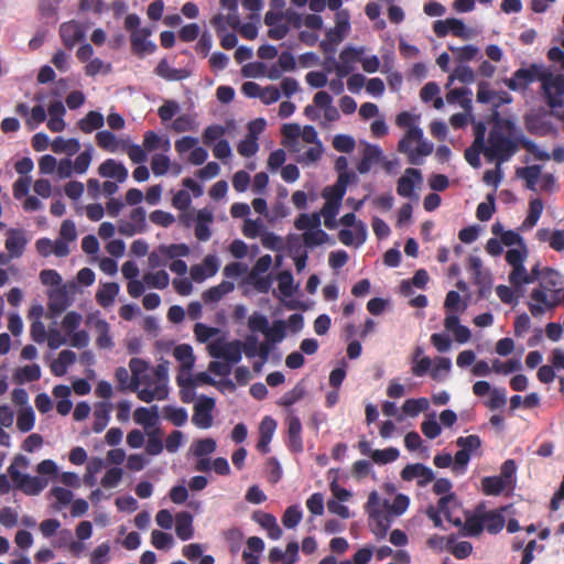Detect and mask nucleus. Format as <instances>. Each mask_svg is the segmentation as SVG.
Instances as JSON below:
<instances>
[{"label":"nucleus","mask_w":564,"mask_h":564,"mask_svg":"<svg viewBox=\"0 0 564 564\" xmlns=\"http://www.w3.org/2000/svg\"><path fill=\"white\" fill-rule=\"evenodd\" d=\"M519 147H522L533 154L536 160H550L549 153L541 150L532 140L524 135L511 139L501 130L496 128L489 132L488 145L485 149V156L490 161L495 160L498 164H502L508 162L518 152Z\"/></svg>","instance_id":"1"},{"label":"nucleus","mask_w":564,"mask_h":564,"mask_svg":"<svg viewBox=\"0 0 564 564\" xmlns=\"http://www.w3.org/2000/svg\"><path fill=\"white\" fill-rule=\"evenodd\" d=\"M563 276L554 269L545 268L538 288L533 289L529 311L534 317L542 316L546 311L561 304Z\"/></svg>","instance_id":"2"},{"label":"nucleus","mask_w":564,"mask_h":564,"mask_svg":"<svg viewBox=\"0 0 564 564\" xmlns=\"http://www.w3.org/2000/svg\"><path fill=\"white\" fill-rule=\"evenodd\" d=\"M398 151L408 156L412 165L422 164L421 158L433 152V145L423 140V130L419 127H410L404 137L398 143Z\"/></svg>","instance_id":"3"},{"label":"nucleus","mask_w":564,"mask_h":564,"mask_svg":"<svg viewBox=\"0 0 564 564\" xmlns=\"http://www.w3.org/2000/svg\"><path fill=\"white\" fill-rule=\"evenodd\" d=\"M28 466V458L23 455H17L7 471L14 488L20 489L25 495L36 496L46 487L47 481L37 476L32 477L20 471V469H25Z\"/></svg>","instance_id":"4"},{"label":"nucleus","mask_w":564,"mask_h":564,"mask_svg":"<svg viewBox=\"0 0 564 564\" xmlns=\"http://www.w3.org/2000/svg\"><path fill=\"white\" fill-rule=\"evenodd\" d=\"M541 84L547 106L556 118L564 121V75H552L545 68Z\"/></svg>","instance_id":"5"},{"label":"nucleus","mask_w":564,"mask_h":564,"mask_svg":"<svg viewBox=\"0 0 564 564\" xmlns=\"http://www.w3.org/2000/svg\"><path fill=\"white\" fill-rule=\"evenodd\" d=\"M459 502L454 494H449L440 498L437 508L430 506L426 509V516L433 521L434 527L442 528L443 521L441 513L444 514L445 519L455 527H460L463 520L460 517H456L454 509L459 508Z\"/></svg>","instance_id":"6"},{"label":"nucleus","mask_w":564,"mask_h":564,"mask_svg":"<svg viewBox=\"0 0 564 564\" xmlns=\"http://www.w3.org/2000/svg\"><path fill=\"white\" fill-rule=\"evenodd\" d=\"M544 72L545 68L538 64H531L529 67H521L507 80V86L514 91L524 90L530 84L536 80L541 82V77H543Z\"/></svg>","instance_id":"7"},{"label":"nucleus","mask_w":564,"mask_h":564,"mask_svg":"<svg viewBox=\"0 0 564 564\" xmlns=\"http://www.w3.org/2000/svg\"><path fill=\"white\" fill-rule=\"evenodd\" d=\"M129 366L131 376L126 368L119 367L115 373L116 380L121 390L129 389L137 392L138 397L141 399V391H139V386L141 384V358H132Z\"/></svg>","instance_id":"8"},{"label":"nucleus","mask_w":564,"mask_h":564,"mask_svg":"<svg viewBox=\"0 0 564 564\" xmlns=\"http://www.w3.org/2000/svg\"><path fill=\"white\" fill-rule=\"evenodd\" d=\"M365 51L366 50L364 46H346L339 54L340 62L333 59L337 77L344 78L348 76L354 69V64L358 61H361V56L364 55Z\"/></svg>","instance_id":"9"},{"label":"nucleus","mask_w":564,"mask_h":564,"mask_svg":"<svg viewBox=\"0 0 564 564\" xmlns=\"http://www.w3.org/2000/svg\"><path fill=\"white\" fill-rule=\"evenodd\" d=\"M167 381L161 387V381L148 373V364L143 360V402L163 400L167 395Z\"/></svg>","instance_id":"10"},{"label":"nucleus","mask_w":564,"mask_h":564,"mask_svg":"<svg viewBox=\"0 0 564 564\" xmlns=\"http://www.w3.org/2000/svg\"><path fill=\"white\" fill-rule=\"evenodd\" d=\"M215 408V400L213 398L203 397L194 405V414L192 417L193 423L199 429H208L213 424L212 412Z\"/></svg>","instance_id":"11"},{"label":"nucleus","mask_w":564,"mask_h":564,"mask_svg":"<svg viewBox=\"0 0 564 564\" xmlns=\"http://www.w3.org/2000/svg\"><path fill=\"white\" fill-rule=\"evenodd\" d=\"M401 478L405 481L417 480L419 487H425L435 478L433 470L421 464H409L401 470Z\"/></svg>","instance_id":"12"},{"label":"nucleus","mask_w":564,"mask_h":564,"mask_svg":"<svg viewBox=\"0 0 564 564\" xmlns=\"http://www.w3.org/2000/svg\"><path fill=\"white\" fill-rule=\"evenodd\" d=\"M59 36L63 44L72 50L77 43L82 42L85 37V28L82 23L72 20L64 22L59 26Z\"/></svg>","instance_id":"13"},{"label":"nucleus","mask_w":564,"mask_h":564,"mask_svg":"<svg viewBox=\"0 0 564 564\" xmlns=\"http://www.w3.org/2000/svg\"><path fill=\"white\" fill-rule=\"evenodd\" d=\"M423 181L422 173L420 170L414 167H408L404 174L398 180L397 193L401 197L411 198L414 195V188L416 184H421Z\"/></svg>","instance_id":"14"},{"label":"nucleus","mask_w":564,"mask_h":564,"mask_svg":"<svg viewBox=\"0 0 564 564\" xmlns=\"http://www.w3.org/2000/svg\"><path fill=\"white\" fill-rule=\"evenodd\" d=\"M482 509L484 506L480 505L475 512L465 511V521L459 527L462 535L478 536L484 531Z\"/></svg>","instance_id":"15"},{"label":"nucleus","mask_w":564,"mask_h":564,"mask_svg":"<svg viewBox=\"0 0 564 564\" xmlns=\"http://www.w3.org/2000/svg\"><path fill=\"white\" fill-rule=\"evenodd\" d=\"M288 422V441L286 446L294 454L302 453L304 449L302 438V423L295 415H290Z\"/></svg>","instance_id":"16"},{"label":"nucleus","mask_w":564,"mask_h":564,"mask_svg":"<svg viewBox=\"0 0 564 564\" xmlns=\"http://www.w3.org/2000/svg\"><path fill=\"white\" fill-rule=\"evenodd\" d=\"M15 112L25 118V123L30 129H34L35 126L46 120V111L41 105L33 107L30 111L26 104L20 102L15 106Z\"/></svg>","instance_id":"17"},{"label":"nucleus","mask_w":564,"mask_h":564,"mask_svg":"<svg viewBox=\"0 0 564 564\" xmlns=\"http://www.w3.org/2000/svg\"><path fill=\"white\" fill-rule=\"evenodd\" d=\"M252 520L267 530L270 539L279 540L282 536L283 531L272 513L258 510L252 513Z\"/></svg>","instance_id":"18"},{"label":"nucleus","mask_w":564,"mask_h":564,"mask_svg":"<svg viewBox=\"0 0 564 564\" xmlns=\"http://www.w3.org/2000/svg\"><path fill=\"white\" fill-rule=\"evenodd\" d=\"M369 519L371 531L376 538L378 540L384 539L391 524L390 517L382 510L372 509L369 512Z\"/></svg>","instance_id":"19"},{"label":"nucleus","mask_w":564,"mask_h":564,"mask_svg":"<svg viewBox=\"0 0 564 564\" xmlns=\"http://www.w3.org/2000/svg\"><path fill=\"white\" fill-rule=\"evenodd\" d=\"M98 173L102 177L115 178L119 183H122L128 177L127 169L113 159L104 161L98 167Z\"/></svg>","instance_id":"20"},{"label":"nucleus","mask_w":564,"mask_h":564,"mask_svg":"<svg viewBox=\"0 0 564 564\" xmlns=\"http://www.w3.org/2000/svg\"><path fill=\"white\" fill-rule=\"evenodd\" d=\"M96 143L100 149L111 153L120 150L124 151L127 148L126 141L117 139V137L108 130L97 132Z\"/></svg>","instance_id":"21"},{"label":"nucleus","mask_w":564,"mask_h":564,"mask_svg":"<svg viewBox=\"0 0 564 564\" xmlns=\"http://www.w3.org/2000/svg\"><path fill=\"white\" fill-rule=\"evenodd\" d=\"M349 30L343 26L336 25L326 32L325 39L321 42L319 46L324 53L333 54L336 51V45L339 44Z\"/></svg>","instance_id":"22"},{"label":"nucleus","mask_w":564,"mask_h":564,"mask_svg":"<svg viewBox=\"0 0 564 564\" xmlns=\"http://www.w3.org/2000/svg\"><path fill=\"white\" fill-rule=\"evenodd\" d=\"M382 151L379 147L367 144L362 151L361 160L357 164V171L360 174H366L370 171L371 166L381 160Z\"/></svg>","instance_id":"23"},{"label":"nucleus","mask_w":564,"mask_h":564,"mask_svg":"<svg viewBox=\"0 0 564 564\" xmlns=\"http://www.w3.org/2000/svg\"><path fill=\"white\" fill-rule=\"evenodd\" d=\"M26 245V239L21 230L11 229L8 231V237L4 241L6 249L11 258H19L22 256Z\"/></svg>","instance_id":"24"},{"label":"nucleus","mask_w":564,"mask_h":564,"mask_svg":"<svg viewBox=\"0 0 564 564\" xmlns=\"http://www.w3.org/2000/svg\"><path fill=\"white\" fill-rule=\"evenodd\" d=\"M214 216L210 210L206 208L198 210L195 225V237L199 241H207L210 238L212 231L209 229V224H212Z\"/></svg>","instance_id":"25"},{"label":"nucleus","mask_w":564,"mask_h":564,"mask_svg":"<svg viewBox=\"0 0 564 564\" xmlns=\"http://www.w3.org/2000/svg\"><path fill=\"white\" fill-rule=\"evenodd\" d=\"M175 533L182 541L192 539L193 530V516L188 511H181L175 516Z\"/></svg>","instance_id":"26"},{"label":"nucleus","mask_w":564,"mask_h":564,"mask_svg":"<svg viewBox=\"0 0 564 564\" xmlns=\"http://www.w3.org/2000/svg\"><path fill=\"white\" fill-rule=\"evenodd\" d=\"M48 311L53 316L62 314L69 305L68 295L64 290H55L48 294Z\"/></svg>","instance_id":"27"},{"label":"nucleus","mask_w":564,"mask_h":564,"mask_svg":"<svg viewBox=\"0 0 564 564\" xmlns=\"http://www.w3.org/2000/svg\"><path fill=\"white\" fill-rule=\"evenodd\" d=\"M235 289V284L230 281H223L216 286L206 290L202 299L206 304L219 302L226 294Z\"/></svg>","instance_id":"28"},{"label":"nucleus","mask_w":564,"mask_h":564,"mask_svg":"<svg viewBox=\"0 0 564 564\" xmlns=\"http://www.w3.org/2000/svg\"><path fill=\"white\" fill-rule=\"evenodd\" d=\"M482 519L484 530L486 529L491 534L499 533L506 524V519L500 510H491L488 512L482 510Z\"/></svg>","instance_id":"29"},{"label":"nucleus","mask_w":564,"mask_h":564,"mask_svg":"<svg viewBox=\"0 0 564 564\" xmlns=\"http://www.w3.org/2000/svg\"><path fill=\"white\" fill-rule=\"evenodd\" d=\"M140 18L137 14H129L124 20V29L131 32V46L137 55H141V32L138 31Z\"/></svg>","instance_id":"30"},{"label":"nucleus","mask_w":564,"mask_h":564,"mask_svg":"<svg viewBox=\"0 0 564 564\" xmlns=\"http://www.w3.org/2000/svg\"><path fill=\"white\" fill-rule=\"evenodd\" d=\"M542 166L534 164L524 167H518L516 171V175L525 182V186L530 191L536 189V183L539 177L541 176Z\"/></svg>","instance_id":"31"},{"label":"nucleus","mask_w":564,"mask_h":564,"mask_svg":"<svg viewBox=\"0 0 564 564\" xmlns=\"http://www.w3.org/2000/svg\"><path fill=\"white\" fill-rule=\"evenodd\" d=\"M155 74L166 80H182L189 76V72L185 68H173L166 59H162L156 68Z\"/></svg>","instance_id":"32"},{"label":"nucleus","mask_w":564,"mask_h":564,"mask_svg":"<svg viewBox=\"0 0 564 564\" xmlns=\"http://www.w3.org/2000/svg\"><path fill=\"white\" fill-rule=\"evenodd\" d=\"M105 118L99 111L91 110L84 118H82L77 126L84 133H91L104 127Z\"/></svg>","instance_id":"33"},{"label":"nucleus","mask_w":564,"mask_h":564,"mask_svg":"<svg viewBox=\"0 0 564 564\" xmlns=\"http://www.w3.org/2000/svg\"><path fill=\"white\" fill-rule=\"evenodd\" d=\"M507 486V481L500 476H487L481 479V490L487 496H499Z\"/></svg>","instance_id":"34"},{"label":"nucleus","mask_w":564,"mask_h":564,"mask_svg":"<svg viewBox=\"0 0 564 564\" xmlns=\"http://www.w3.org/2000/svg\"><path fill=\"white\" fill-rule=\"evenodd\" d=\"M110 410H111V405L107 402H99L95 405V411H94L95 421H94V425H93L94 432L100 433L105 430V427L107 426V424L109 422Z\"/></svg>","instance_id":"35"},{"label":"nucleus","mask_w":564,"mask_h":564,"mask_svg":"<svg viewBox=\"0 0 564 564\" xmlns=\"http://www.w3.org/2000/svg\"><path fill=\"white\" fill-rule=\"evenodd\" d=\"M173 355L181 362L184 370L189 371L194 367L195 356L192 346L181 344L174 348Z\"/></svg>","instance_id":"36"},{"label":"nucleus","mask_w":564,"mask_h":564,"mask_svg":"<svg viewBox=\"0 0 564 564\" xmlns=\"http://www.w3.org/2000/svg\"><path fill=\"white\" fill-rule=\"evenodd\" d=\"M118 292L119 285L117 283H105L102 288L96 293V301L100 306L107 307L112 304Z\"/></svg>","instance_id":"37"},{"label":"nucleus","mask_w":564,"mask_h":564,"mask_svg":"<svg viewBox=\"0 0 564 564\" xmlns=\"http://www.w3.org/2000/svg\"><path fill=\"white\" fill-rule=\"evenodd\" d=\"M80 149L79 141L77 139H63L57 137L52 142V151L54 153H66L68 155L76 154Z\"/></svg>","instance_id":"38"},{"label":"nucleus","mask_w":564,"mask_h":564,"mask_svg":"<svg viewBox=\"0 0 564 564\" xmlns=\"http://www.w3.org/2000/svg\"><path fill=\"white\" fill-rule=\"evenodd\" d=\"M471 90L466 87L455 88L447 93L446 100L449 104L458 102L463 108L471 107Z\"/></svg>","instance_id":"39"},{"label":"nucleus","mask_w":564,"mask_h":564,"mask_svg":"<svg viewBox=\"0 0 564 564\" xmlns=\"http://www.w3.org/2000/svg\"><path fill=\"white\" fill-rule=\"evenodd\" d=\"M294 227L297 230H304V232L321 227V214L317 212L312 214H300L294 221Z\"/></svg>","instance_id":"40"},{"label":"nucleus","mask_w":564,"mask_h":564,"mask_svg":"<svg viewBox=\"0 0 564 564\" xmlns=\"http://www.w3.org/2000/svg\"><path fill=\"white\" fill-rule=\"evenodd\" d=\"M148 438L145 442L144 451L149 455H159L164 448L163 441L159 429L154 431H144Z\"/></svg>","instance_id":"41"},{"label":"nucleus","mask_w":564,"mask_h":564,"mask_svg":"<svg viewBox=\"0 0 564 564\" xmlns=\"http://www.w3.org/2000/svg\"><path fill=\"white\" fill-rule=\"evenodd\" d=\"M170 147V141L167 139L162 140L154 131H147L143 135V152L144 151H154L160 148L167 149ZM145 161V155L143 154V162Z\"/></svg>","instance_id":"42"},{"label":"nucleus","mask_w":564,"mask_h":564,"mask_svg":"<svg viewBox=\"0 0 564 564\" xmlns=\"http://www.w3.org/2000/svg\"><path fill=\"white\" fill-rule=\"evenodd\" d=\"M35 414L31 406L24 408L19 411L17 419V427L20 432L26 433L34 426Z\"/></svg>","instance_id":"43"},{"label":"nucleus","mask_w":564,"mask_h":564,"mask_svg":"<svg viewBox=\"0 0 564 564\" xmlns=\"http://www.w3.org/2000/svg\"><path fill=\"white\" fill-rule=\"evenodd\" d=\"M241 355L242 343L236 339L226 343L225 351L223 352L221 359H225L228 364H238L241 360Z\"/></svg>","instance_id":"44"},{"label":"nucleus","mask_w":564,"mask_h":564,"mask_svg":"<svg viewBox=\"0 0 564 564\" xmlns=\"http://www.w3.org/2000/svg\"><path fill=\"white\" fill-rule=\"evenodd\" d=\"M429 409V401L426 398L408 399L402 405V411L409 416H416L420 412Z\"/></svg>","instance_id":"45"},{"label":"nucleus","mask_w":564,"mask_h":564,"mask_svg":"<svg viewBox=\"0 0 564 564\" xmlns=\"http://www.w3.org/2000/svg\"><path fill=\"white\" fill-rule=\"evenodd\" d=\"M543 212V202L541 198H533L529 203V213L527 218L524 219L523 226L525 227H534L539 221Z\"/></svg>","instance_id":"46"},{"label":"nucleus","mask_w":564,"mask_h":564,"mask_svg":"<svg viewBox=\"0 0 564 564\" xmlns=\"http://www.w3.org/2000/svg\"><path fill=\"white\" fill-rule=\"evenodd\" d=\"M340 206H336L330 202H325L321 212V217H324V225L328 229H335L337 227L336 216L339 212Z\"/></svg>","instance_id":"47"},{"label":"nucleus","mask_w":564,"mask_h":564,"mask_svg":"<svg viewBox=\"0 0 564 564\" xmlns=\"http://www.w3.org/2000/svg\"><path fill=\"white\" fill-rule=\"evenodd\" d=\"M400 453L395 447H388L384 449H375L371 453V459L378 465H386L398 459Z\"/></svg>","instance_id":"48"},{"label":"nucleus","mask_w":564,"mask_h":564,"mask_svg":"<svg viewBox=\"0 0 564 564\" xmlns=\"http://www.w3.org/2000/svg\"><path fill=\"white\" fill-rule=\"evenodd\" d=\"M130 217V221H122L120 225V231L129 236L141 230V207L137 206L133 208Z\"/></svg>","instance_id":"49"},{"label":"nucleus","mask_w":564,"mask_h":564,"mask_svg":"<svg viewBox=\"0 0 564 564\" xmlns=\"http://www.w3.org/2000/svg\"><path fill=\"white\" fill-rule=\"evenodd\" d=\"M163 413L175 426H183L187 422L188 414L184 408L166 405L163 408Z\"/></svg>","instance_id":"50"},{"label":"nucleus","mask_w":564,"mask_h":564,"mask_svg":"<svg viewBox=\"0 0 564 564\" xmlns=\"http://www.w3.org/2000/svg\"><path fill=\"white\" fill-rule=\"evenodd\" d=\"M177 383L181 388V400L184 402V403H189L194 400V397H195V380L192 378V377H187V378H182V377H177Z\"/></svg>","instance_id":"51"},{"label":"nucleus","mask_w":564,"mask_h":564,"mask_svg":"<svg viewBox=\"0 0 564 564\" xmlns=\"http://www.w3.org/2000/svg\"><path fill=\"white\" fill-rule=\"evenodd\" d=\"M328 238V234L322 230L319 227L303 234V241L305 246L310 248L327 242Z\"/></svg>","instance_id":"52"},{"label":"nucleus","mask_w":564,"mask_h":564,"mask_svg":"<svg viewBox=\"0 0 564 564\" xmlns=\"http://www.w3.org/2000/svg\"><path fill=\"white\" fill-rule=\"evenodd\" d=\"M303 513L297 505H293L286 508L282 516V523L288 529L295 528L302 520Z\"/></svg>","instance_id":"53"},{"label":"nucleus","mask_w":564,"mask_h":564,"mask_svg":"<svg viewBox=\"0 0 564 564\" xmlns=\"http://www.w3.org/2000/svg\"><path fill=\"white\" fill-rule=\"evenodd\" d=\"M169 274L164 270H160L155 273L143 274V284H148L152 288L164 289L169 285Z\"/></svg>","instance_id":"54"},{"label":"nucleus","mask_w":564,"mask_h":564,"mask_svg":"<svg viewBox=\"0 0 564 564\" xmlns=\"http://www.w3.org/2000/svg\"><path fill=\"white\" fill-rule=\"evenodd\" d=\"M509 282L511 285L519 288L523 284L532 283V276H529L527 269L522 264L512 268V271L509 274Z\"/></svg>","instance_id":"55"},{"label":"nucleus","mask_w":564,"mask_h":564,"mask_svg":"<svg viewBox=\"0 0 564 564\" xmlns=\"http://www.w3.org/2000/svg\"><path fill=\"white\" fill-rule=\"evenodd\" d=\"M456 445L460 447L462 451H466L469 455L477 451L481 446V440L478 435L473 434L468 436H459L456 440Z\"/></svg>","instance_id":"56"},{"label":"nucleus","mask_w":564,"mask_h":564,"mask_svg":"<svg viewBox=\"0 0 564 564\" xmlns=\"http://www.w3.org/2000/svg\"><path fill=\"white\" fill-rule=\"evenodd\" d=\"M180 111V105L176 100H165L158 109V115L162 122H167Z\"/></svg>","instance_id":"57"},{"label":"nucleus","mask_w":564,"mask_h":564,"mask_svg":"<svg viewBox=\"0 0 564 564\" xmlns=\"http://www.w3.org/2000/svg\"><path fill=\"white\" fill-rule=\"evenodd\" d=\"M333 147L338 152L350 153L356 147L355 139L347 134H337L333 139Z\"/></svg>","instance_id":"58"},{"label":"nucleus","mask_w":564,"mask_h":564,"mask_svg":"<svg viewBox=\"0 0 564 564\" xmlns=\"http://www.w3.org/2000/svg\"><path fill=\"white\" fill-rule=\"evenodd\" d=\"M17 377L20 381H37L41 378V368L37 364L26 365L19 369Z\"/></svg>","instance_id":"59"},{"label":"nucleus","mask_w":564,"mask_h":564,"mask_svg":"<svg viewBox=\"0 0 564 564\" xmlns=\"http://www.w3.org/2000/svg\"><path fill=\"white\" fill-rule=\"evenodd\" d=\"M457 79L464 84H471L475 80V73L471 67L467 65H458L455 67L449 80Z\"/></svg>","instance_id":"60"},{"label":"nucleus","mask_w":564,"mask_h":564,"mask_svg":"<svg viewBox=\"0 0 564 564\" xmlns=\"http://www.w3.org/2000/svg\"><path fill=\"white\" fill-rule=\"evenodd\" d=\"M216 446L217 445H216L215 440H213L210 437L202 438L195 443L193 453L197 457H204V456H207V455L214 453L216 449Z\"/></svg>","instance_id":"61"},{"label":"nucleus","mask_w":564,"mask_h":564,"mask_svg":"<svg viewBox=\"0 0 564 564\" xmlns=\"http://www.w3.org/2000/svg\"><path fill=\"white\" fill-rule=\"evenodd\" d=\"M151 542L158 550H169L174 541L172 534L154 530L151 535Z\"/></svg>","instance_id":"62"},{"label":"nucleus","mask_w":564,"mask_h":564,"mask_svg":"<svg viewBox=\"0 0 564 564\" xmlns=\"http://www.w3.org/2000/svg\"><path fill=\"white\" fill-rule=\"evenodd\" d=\"M226 133V128L220 124L208 126L203 133V142L212 145L215 141H219Z\"/></svg>","instance_id":"63"},{"label":"nucleus","mask_w":564,"mask_h":564,"mask_svg":"<svg viewBox=\"0 0 564 564\" xmlns=\"http://www.w3.org/2000/svg\"><path fill=\"white\" fill-rule=\"evenodd\" d=\"M345 194V188L339 187L338 185H336V183L333 186L325 187L322 193L326 202H330L336 206H340Z\"/></svg>","instance_id":"64"}]
</instances>
